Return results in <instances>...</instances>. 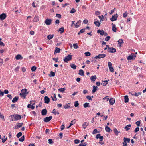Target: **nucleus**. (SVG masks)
I'll return each instance as SVG.
<instances>
[{
    "label": "nucleus",
    "instance_id": "f257e3e1",
    "mask_svg": "<svg viewBox=\"0 0 146 146\" xmlns=\"http://www.w3.org/2000/svg\"><path fill=\"white\" fill-rule=\"evenodd\" d=\"M28 93L27 92V90L26 89H23L21 90V92L20 93L19 95L21 97H23L25 99Z\"/></svg>",
    "mask_w": 146,
    "mask_h": 146
},
{
    "label": "nucleus",
    "instance_id": "f03ea898",
    "mask_svg": "<svg viewBox=\"0 0 146 146\" xmlns=\"http://www.w3.org/2000/svg\"><path fill=\"white\" fill-rule=\"evenodd\" d=\"M13 117L15 120H20L21 118V115H11L9 116V117Z\"/></svg>",
    "mask_w": 146,
    "mask_h": 146
},
{
    "label": "nucleus",
    "instance_id": "7ed1b4c3",
    "mask_svg": "<svg viewBox=\"0 0 146 146\" xmlns=\"http://www.w3.org/2000/svg\"><path fill=\"white\" fill-rule=\"evenodd\" d=\"M72 55H68L67 56L65 57L64 59V61L65 62H67L68 61L71 60L72 59Z\"/></svg>",
    "mask_w": 146,
    "mask_h": 146
},
{
    "label": "nucleus",
    "instance_id": "20e7f679",
    "mask_svg": "<svg viewBox=\"0 0 146 146\" xmlns=\"http://www.w3.org/2000/svg\"><path fill=\"white\" fill-rule=\"evenodd\" d=\"M106 55L105 54H99L98 56H96L93 59L101 58L105 57Z\"/></svg>",
    "mask_w": 146,
    "mask_h": 146
},
{
    "label": "nucleus",
    "instance_id": "39448f33",
    "mask_svg": "<svg viewBox=\"0 0 146 146\" xmlns=\"http://www.w3.org/2000/svg\"><path fill=\"white\" fill-rule=\"evenodd\" d=\"M136 57V55L134 53H132L127 57V59L128 60H133Z\"/></svg>",
    "mask_w": 146,
    "mask_h": 146
},
{
    "label": "nucleus",
    "instance_id": "423d86ee",
    "mask_svg": "<svg viewBox=\"0 0 146 146\" xmlns=\"http://www.w3.org/2000/svg\"><path fill=\"white\" fill-rule=\"evenodd\" d=\"M108 51L110 52L114 53L116 52V49L113 47H109L108 48Z\"/></svg>",
    "mask_w": 146,
    "mask_h": 146
},
{
    "label": "nucleus",
    "instance_id": "0eeeda50",
    "mask_svg": "<svg viewBox=\"0 0 146 146\" xmlns=\"http://www.w3.org/2000/svg\"><path fill=\"white\" fill-rule=\"evenodd\" d=\"M118 17V15L116 14L114 15H113L112 17L110 18V20L112 21H116Z\"/></svg>",
    "mask_w": 146,
    "mask_h": 146
},
{
    "label": "nucleus",
    "instance_id": "6e6552de",
    "mask_svg": "<svg viewBox=\"0 0 146 146\" xmlns=\"http://www.w3.org/2000/svg\"><path fill=\"white\" fill-rule=\"evenodd\" d=\"M52 117L51 116L46 117L44 119V121L46 122H48L52 119Z\"/></svg>",
    "mask_w": 146,
    "mask_h": 146
},
{
    "label": "nucleus",
    "instance_id": "1a4fd4ad",
    "mask_svg": "<svg viewBox=\"0 0 146 146\" xmlns=\"http://www.w3.org/2000/svg\"><path fill=\"white\" fill-rule=\"evenodd\" d=\"M6 15L5 14L3 13L0 15V19L1 20H3L6 17Z\"/></svg>",
    "mask_w": 146,
    "mask_h": 146
},
{
    "label": "nucleus",
    "instance_id": "9d476101",
    "mask_svg": "<svg viewBox=\"0 0 146 146\" xmlns=\"http://www.w3.org/2000/svg\"><path fill=\"white\" fill-rule=\"evenodd\" d=\"M23 125V123H17L16 125L15 126V129H17L19 128H20L22 127Z\"/></svg>",
    "mask_w": 146,
    "mask_h": 146
},
{
    "label": "nucleus",
    "instance_id": "9b49d317",
    "mask_svg": "<svg viewBox=\"0 0 146 146\" xmlns=\"http://www.w3.org/2000/svg\"><path fill=\"white\" fill-rule=\"evenodd\" d=\"M115 102V100L113 98L110 99L109 100V102L111 105H113Z\"/></svg>",
    "mask_w": 146,
    "mask_h": 146
},
{
    "label": "nucleus",
    "instance_id": "f8f14e48",
    "mask_svg": "<svg viewBox=\"0 0 146 146\" xmlns=\"http://www.w3.org/2000/svg\"><path fill=\"white\" fill-rule=\"evenodd\" d=\"M52 21L51 19H48L46 20L45 22L46 24L49 25L51 24Z\"/></svg>",
    "mask_w": 146,
    "mask_h": 146
},
{
    "label": "nucleus",
    "instance_id": "ddd939ff",
    "mask_svg": "<svg viewBox=\"0 0 146 146\" xmlns=\"http://www.w3.org/2000/svg\"><path fill=\"white\" fill-rule=\"evenodd\" d=\"M44 101L45 103L47 104L50 101L49 98L47 96H45L44 97Z\"/></svg>",
    "mask_w": 146,
    "mask_h": 146
},
{
    "label": "nucleus",
    "instance_id": "4468645a",
    "mask_svg": "<svg viewBox=\"0 0 146 146\" xmlns=\"http://www.w3.org/2000/svg\"><path fill=\"white\" fill-rule=\"evenodd\" d=\"M47 113V111L46 109H43L41 111L42 115H45Z\"/></svg>",
    "mask_w": 146,
    "mask_h": 146
},
{
    "label": "nucleus",
    "instance_id": "2eb2a0df",
    "mask_svg": "<svg viewBox=\"0 0 146 146\" xmlns=\"http://www.w3.org/2000/svg\"><path fill=\"white\" fill-rule=\"evenodd\" d=\"M118 42L119 47H121V46L122 44L123 43V42L122 39L119 40Z\"/></svg>",
    "mask_w": 146,
    "mask_h": 146
},
{
    "label": "nucleus",
    "instance_id": "dca6fc26",
    "mask_svg": "<svg viewBox=\"0 0 146 146\" xmlns=\"http://www.w3.org/2000/svg\"><path fill=\"white\" fill-rule=\"evenodd\" d=\"M93 89L92 90V93H94L98 89V88L97 86H93Z\"/></svg>",
    "mask_w": 146,
    "mask_h": 146
},
{
    "label": "nucleus",
    "instance_id": "f3484780",
    "mask_svg": "<svg viewBox=\"0 0 146 146\" xmlns=\"http://www.w3.org/2000/svg\"><path fill=\"white\" fill-rule=\"evenodd\" d=\"M51 97L53 101H56L57 100V98H56L55 94H52Z\"/></svg>",
    "mask_w": 146,
    "mask_h": 146
},
{
    "label": "nucleus",
    "instance_id": "a211bd4d",
    "mask_svg": "<svg viewBox=\"0 0 146 146\" xmlns=\"http://www.w3.org/2000/svg\"><path fill=\"white\" fill-rule=\"evenodd\" d=\"M75 122H76V120L75 119H74L73 120H72L70 123V125L68 127H67V129L69 128L73 124H75Z\"/></svg>",
    "mask_w": 146,
    "mask_h": 146
},
{
    "label": "nucleus",
    "instance_id": "6ab92c4d",
    "mask_svg": "<svg viewBox=\"0 0 146 146\" xmlns=\"http://www.w3.org/2000/svg\"><path fill=\"white\" fill-rule=\"evenodd\" d=\"M81 20H79L78 21L77 23H76L75 25V27H77L80 26V25L81 23Z\"/></svg>",
    "mask_w": 146,
    "mask_h": 146
},
{
    "label": "nucleus",
    "instance_id": "aec40b11",
    "mask_svg": "<svg viewBox=\"0 0 146 146\" xmlns=\"http://www.w3.org/2000/svg\"><path fill=\"white\" fill-rule=\"evenodd\" d=\"M131 125L129 124L126 126L124 128V129L126 130V131H128L130 129Z\"/></svg>",
    "mask_w": 146,
    "mask_h": 146
},
{
    "label": "nucleus",
    "instance_id": "412c9836",
    "mask_svg": "<svg viewBox=\"0 0 146 146\" xmlns=\"http://www.w3.org/2000/svg\"><path fill=\"white\" fill-rule=\"evenodd\" d=\"M18 98L19 97L18 96H16L15 97L13 98V99L12 100V102L14 103L16 102L18 100Z\"/></svg>",
    "mask_w": 146,
    "mask_h": 146
},
{
    "label": "nucleus",
    "instance_id": "4be33fe9",
    "mask_svg": "<svg viewBox=\"0 0 146 146\" xmlns=\"http://www.w3.org/2000/svg\"><path fill=\"white\" fill-rule=\"evenodd\" d=\"M97 32L100 34L101 35H104V32L103 30H98L97 31Z\"/></svg>",
    "mask_w": 146,
    "mask_h": 146
},
{
    "label": "nucleus",
    "instance_id": "5701e85b",
    "mask_svg": "<svg viewBox=\"0 0 146 146\" xmlns=\"http://www.w3.org/2000/svg\"><path fill=\"white\" fill-rule=\"evenodd\" d=\"M94 23L96 25L97 27H99L100 24V23L98 20H95Z\"/></svg>",
    "mask_w": 146,
    "mask_h": 146
},
{
    "label": "nucleus",
    "instance_id": "b1692460",
    "mask_svg": "<svg viewBox=\"0 0 146 146\" xmlns=\"http://www.w3.org/2000/svg\"><path fill=\"white\" fill-rule=\"evenodd\" d=\"M60 50L59 48L56 47L54 52V54H55L56 53H59L60 51Z\"/></svg>",
    "mask_w": 146,
    "mask_h": 146
},
{
    "label": "nucleus",
    "instance_id": "393cba45",
    "mask_svg": "<svg viewBox=\"0 0 146 146\" xmlns=\"http://www.w3.org/2000/svg\"><path fill=\"white\" fill-rule=\"evenodd\" d=\"M96 78V77L95 75L93 76H92L90 77V80L93 81H94Z\"/></svg>",
    "mask_w": 146,
    "mask_h": 146
},
{
    "label": "nucleus",
    "instance_id": "a878e982",
    "mask_svg": "<svg viewBox=\"0 0 146 146\" xmlns=\"http://www.w3.org/2000/svg\"><path fill=\"white\" fill-rule=\"evenodd\" d=\"M52 113L54 115H56L57 114L58 115L59 114V112L57 111L55 109H54L52 111Z\"/></svg>",
    "mask_w": 146,
    "mask_h": 146
},
{
    "label": "nucleus",
    "instance_id": "bb28decb",
    "mask_svg": "<svg viewBox=\"0 0 146 146\" xmlns=\"http://www.w3.org/2000/svg\"><path fill=\"white\" fill-rule=\"evenodd\" d=\"M78 74L81 76H83L84 74V72L83 70L80 69L79 70Z\"/></svg>",
    "mask_w": 146,
    "mask_h": 146
},
{
    "label": "nucleus",
    "instance_id": "cd10ccee",
    "mask_svg": "<svg viewBox=\"0 0 146 146\" xmlns=\"http://www.w3.org/2000/svg\"><path fill=\"white\" fill-rule=\"evenodd\" d=\"M39 20L38 16H35L34 19L33 21L35 22H37Z\"/></svg>",
    "mask_w": 146,
    "mask_h": 146
},
{
    "label": "nucleus",
    "instance_id": "c85d7f7f",
    "mask_svg": "<svg viewBox=\"0 0 146 146\" xmlns=\"http://www.w3.org/2000/svg\"><path fill=\"white\" fill-rule=\"evenodd\" d=\"M88 125H89V124L88 123H87L86 122H85L82 125V127L83 128L85 129L86 128V127Z\"/></svg>",
    "mask_w": 146,
    "mask_h": 146
},
{
    "label": "nucleus",
    "instance_id": "c756f323",
    "mask_svg": "<svg viewBox=\"0 0 146 146\" xmlns=\"http://www.w3.org/2000/svg\"><path fill=\"white\" fill-rule=\"evenodd\" d=\"M15 58L17 60H19V59H22L23 58V57H22V56L20 54L17 55L16 56Z\"/></svg>",
    "mask_w": 146,
    "mask_h": 146
},
{
    "label": "nucleus",
    "instance_id": "7c9ffc66",
    "mask_svg": "<svg viewBox=\"0 0 146 146\" xmlns=\"http://www.w3.org/2000/svg\"><path fill=\"white\" fill-rule=\"evenodd\" d=\"M125 102H128L129 101V98L127 96H124Z\"/></svg>",
    "mask_w": 146,
    "mask_h": 146
},
{
    "label": "nucleus",
    "instance_id": "2f4dec72",
    "mask_svg": "<svg viewBox=\"0 0 146 146\" xmlns=\"http://www.w3.org/2000/svg\"><path fill=\"white\" fill-rule=\"evenodd\" d=\"M105 130L106 132H109L111 130V129L110 127L107 126L105 127Z\"/></svg>",
    "mask_w": 146,
    "mask_h": 146
},
{
    "label": "nucleus",
    "instance_id": "473e14b6",
    "mask_svg": "<svg viewBox=\"0 0 146 146\" xmlns=\"http://www.w3.org/2000/svg\"><path fill=\"white\" fill-rule=\"evenodd\" d=\"M55 72L51 71L50 72V74L49 75L50 77H53L55 76Z\"/></svg>",
    "mask_w": 146,
    "mask_h": 146
},
{
    "label": "nucleus",
    "instance_id": "72a5a7b5",
    "mask_svg": "<svg viewBox=\"0 0 146 146\" xmlns=\"http://www.w3.org/2000/svg\"><path fill=\"white\" fill-rule=\"evenodd\" d=\"M70 66L71 68L74 69H75L76 68V66L74 64H71Z\"/></svg>",
    "mask_w": 146,
    "mask_h": 146
},
{
    "label": "nucleus",
    "instance_id": "f704fd0d",
    "mask_svg": "<svg viewBox=\"0 0 146 146\" xmlns=\"http://www.w3.org/2000/svg\"><path fill=\"white\" fill-rule=\"evenodd\" d=\"M123 140L124 141H126V142H127L128 143H129L130 140V139L129 138H127L125 137H124V138Z\"/></svg>",
    "mask_w": 146,
    "mask_h": 146
},
{
    "label": "nucleus",
    "instance_id": "c9c22d12",
    "mask_svg": "<svg viewBox=\"0 0 146 146\" xmlns=\"http://www.w3.org/2000/svg\"><path fill=\"white\" fill-rule=\"evenodd\" d=\"M54 35H49L47 36L48 40H50L53 38Z\"/></svg>",
    "mask_w": 146,
    "mask_h": 146
},
{
    "label": "nucleus",
    "instance_id": "e433bc0d",
    "mask_svg": "<svg viewBox=\"0 0 146 146\" xmlns=\"http://www.w3.org/2000/svg\"><path fill=\"white\" fill-rule=\"evenodd\" d=\"M27 107L29 108H31L32 110L34 109L35 108V107L34 106L30 104H29L28 105Z\"/></svg>",
    "mask_w": 146,
    "mask_h": 146
},
{
    "label": "nucleus",
    "instance_id": "4c0bfd02",
    "mask_svg": "<svg viewBox=\"0 0 146 146\" xmlns=\"http://www.w3.org/2000/svg\"><path fill=\"white\" fill-rule=\"evenodd\" d=\"M114 131L115 134L116 135H118V133L119 132L116 129V128L114 129Z\"/></svg>",
    "mask_w": 146,
    "mask_h": 146
},
{
    "label": "nucleus",
    "instance_id": "58836bf2",
    "mask_svg": "<svg viewBox=\"0 0 146 146\" xmlns=\"http://www.w3.org/2000/svg\"><path fill=\"white\" fill-rule=\"evenodd\" d=\"M7 137H5V136H3V138L1 139L2 140V142L3 143H4L5 142L7 139Z\"/></svg>",
    "mask_w": 146,
    "mask_h": 146
},
{
    "label": "nucleus",
    "instance_id": "ea45409f",
    "mask_svg": "<svg viewBox=\"0 0 146 146\" xmlns=\"http://www.w3.org/2000/svg\"><path fill=\"white\" fill-rule=\"evenodd\" d=\"M64 28H60L57 31H59L60 33H61L64 32Z\"/></svg>",
    "mask_w": 146,
    "mask_h": 146
},
{
    "label": "nucleus",
    "instance_id": "a19ab883",
    "mask_svg": "<svg viewBox=\"0 0 146 146\" xmlns=\"http://www.w3.org/2000/svg\"><path fill=\"white\" fill-rule=\"evenodd\" d=\"M65 90V88H59L58 89V90L60 92H64V91Z\"/></svg>",
    "mask_w": 146,
    "mask_h": 146
},
{
    "label": "nucleus",
    "instance_id": "79ce46f5",
    "mask_svg": "<svg viewBox=\"0 0 146 146\" xmlns=\"http://www.w3.org/2000/svg\"><path fill=\"white\" fill-rule=\"evenodd\" d=\"M73 47L74 48L76 49L78 48V46L77 43L74 44H73Z\"/></svg>",
    "mask_w": 146,
    "mask_h": 146
},
{
    "label": "nucleus",
    "instance_id": "37998d69",
    "mask_svg": "<svg viewBox=\"0 0 146 146\" xmlns=\"http://www.w3.org/2000/svg\"><path fill=\"white\" fill-rule=\"evenodd\" d=\"M85 29L84 28L80 30V31L78 33V35L80 34V33H83L85 31Z\"/></svg>",
    "mask_w": 146,
    "mask_h": 146
},
{
    "label": "nucleus",
    "instance_id": "c03bdc74",
    "mask_svg": "<svg viewBox=\"0 0 146 146\" xmlns=\"http://www.w3.org/2000/svg\"><path fill=\"white\" fill-rule=\"evenodd\" d=\"M89 103H86L84 104L83 106L84 108H86L89 106Z\"/></svg>",
    "mask_w": 146,
    "mask_h": 146
},
{
    "label": "nucleus",
    "instance_id": "a18cd8bd",
    "mask_svg": "<svg viewBox=\"0 0 146 146\" xmlns=\"http://www.w3.org/2000/svg\"><path fill=\"white\" fill-rule=\"evenodd\" d=\"M24 140V136H23L21 137L19 139V140L20 141L23 142Z\"/></svg>",
    "mask_w": 146,
    "mask_h": 146
},
{
    "label": "nucleus",
    "instance_id": "49530a36",
    "mask_svg": "<svg viewBox=\"0 0 146 146\" xmlns=\"http://www.w3.org/2000/svg\"><path fill=\"white\" fill-rule=\"evenodd\" d=\"M22 135V133L21 132H19L18 134H17L16 136L17 138H19Z\"/></svg>",
    "mask_w": 146,
    "mask_h": 146
},
{
    "label": "nucleus",
    "instance_id": "de8ad7c7",
    "mask_svg": "<svg viewBox=\"0 0 146 146\" xmlns=\"http://www.w3.org/2000/svg\"><path fill=\"white\" fill-rule=\"evenodd\" d=\"M37 68L35 66L32 67L31 68V70L32 72L35 71L36 69Z\"/></svg>",
    "mask_w": 146,
    "mask_h": 146
},
{
    "label": "nucleus",
    "instance_id": "09e8293b",
    "mask_svg": "<svg viewBox=\"0 0 146 146\" xmlns=\"http://www.w3.org/2000/svg\"><path fill=\"white\" fill-rule=\"evenodd\" d=\"M141 92H138V93H137L136 92L134 93V96L137 97L139 95H141Z\"/></svg>",
    "mask_w": 146,
    "mask_h": 146
},
{
    "label": "nucleus",
    "instance_id": "8fccbe9b",
    "mask_svg": "<svg viewBox=\"0 0 146 146\" xmlns=\"http://www.w3.org/2000/svg\"><path fill=\"white\" fill-rule=\"evenodd\" d=\"M1 40H2V38H0V45L1 46H4L5 45H4V43L3 42L1 41Z\"/></svg>",
    "mask_w": 146,
    "mask_h": 146
},
{
    "label": "nucleus",
    "instance_id": "3c124183",
    "mask_svg": "<svg viewBox=\"0 0 146 146\" xmlns=\"http://www.w3.org/2000/svg\"><path fill=\"white\" fill-rule=\"evenodd\" d=\"M115 8H114L113 10H111L109 12L110 14V15L112 14L115 11Z\"/></svg>",
    "mask_w": 146,
    "mask_h": 146
},
{
    "label": "nucleus",
    "instance_id": "603ef678",
    "mask_svg": "<svg viewBox=\"0 0 146 146\" xmlns=\"http://www.w3.org/2000/svg\"><path fill=\"white\" fill-rule=\"evenodd\" d=\"M84 54L86 56H90L91 54L89 52H85Z\"/></svg>",
    "mask_w": 146,
    "mask_h": 146
},
{
    "label": "nucleus",
    "instance_id": "864d4df0",
    "mask_svg": "<svg viewBox=\"0 0 146 146\" xmlns=\"http://www.w3.org/2000/svg\"><path fill=\"white\" fill-rule=\"evenodd\" d=\"M110 38V36H108L106 37L105 38V40L106 41H108V40H109Z\"/></svg>",
    "mask_w": 146,
    "mask_h": 146
},
{
    "label": "nucleus",
    "instance_id": "5fc2aeb1",
    "mask_svg": "<svg viewBox=\"0 0 146 146\" xmlns=\"http://www.w3.org/2000/svg\"><path fill=\"white\" fill-rule=\"evenodd\" d=\"M108 96H106L104 98H103V100H106V101H107L109 100V99L108 98Z\"/></svg>",
    "mask_w": 146,
    "mask_h": 146
},
{
    "label": "nucleus",
    "instance_id": "6e6d98bb",
    "mask_svg": "<svg viewBox=\"0 0 146 146\" xmlns=\"http://www.w3.org/2000/svg\"><path fill=\"white\" fill-rule=\"evenodd\" d=\"M76 11V10L74 9H72L70 11V13H75Z\"/></svg>",
    "mask_w": 146,
    "mask_h": 146
},
{
    "label": "nucleus",
    "instance_id": "4d7b16f0",
    "mask_svg": "<svg viewBox=\"0 0 146 146\" xmlns=\"http://www.w3.org/2000/svg\"><path fill=\"white\" fill-rule=\"evenodd\" d=\"M4 116L3 115L1 114V113H0V118H2L3 119L4 121H5V119H4Z\"/></svg>",
    "mask_w": 146,
    "mask_h": 146
},
{
    "label": "nucleus",
    "instance_id": "13d9d810",
    "mask_svg": "<svg viewBox=\"0 0 146 146\" xmlns=\"http://www.w3.org/2000/svg\"><path fill=\"white\" fill-rule=\"evenodd\" d=\"M109 68L110 69V71L111 72H113L114 71V69L112 67H110Z\"/></svg>",
    "mask_w": 146,
    "mask_h": 146
},
{
    "label": "nucleus",
    "instance_id": "bf43d9fd",
    "mask_svg": "<svg viewBox=\"0 0 146 146\" xmlns=\"http://www.w3.org/2000/svg\"><path fill=\"white\" fill-rule=\"evenodd\" d=\"M79 105L78 103L76 101L75 102L74 106L75 107H77Z\"/></svg>",
    "mask_w": 146,
    "mask_h": 146
},
{
    "label": "nucleus",
    "instance_id": "052dcab7",
    "mask_svg": "<svg viewBox=\"0 0 146 146\" xmlns=\"http://www.w3.org/2000/svg\"><path fill=\"white\" fill-rule=\"evenodd\" d=\"M56 17L60 19L61 18V15L60 14H56Z\"/></svg>",
    "mask_w": 146,
    "mask_h": 146
},
{
    "label": "nucleus",
    "instance_id": "680f3d73",
    "mask_svg": "<svg viewBox=\"0 0 146 146\" xmlns=\"http://www.w3.org/2000/svg\"><path fill=\"white\" fill-rule=\"evenodd\" d=\"M97 133V129H95L93 131L92 134H96Z\"/></svg>",
    "mask_w": 146,
    "mask_h": 146
},
{
    "label": "nucleus",
    "instance_id": "e2e57ef3",
    "mask_svg": "<svg viewBox=\"0 0 146 146\" xmlns=\"http://www.w3.org/2000/svg\"><path fill=\"white\" fill-rule=\"evenodd\" d=\"M135 124L137 125L138 126H139L140 125V122L139 121H137L135 123Z\"/></svg>",
    "mask_w": 146,
    "mask_h": 146
},
{
    "label": "nucleus",
    "instance_id": "0e129e2a",
    "mask_svg": "<svg viewBox=\"0 0 146 146\" xmlns=\"http://www.w3.org/2000/svg\"><path fill=\"white\" fill-rule=\"evenodd\" d=\"M80 141L79 140L76 139L74 140V143L75 144H78L79 143Z\"/></svg>",
    "mask_w": 146,
    "mask_h": 146
},
{
    "label": "nucleus",
    "instance_id": "69168bd1",
    "mask_svg": "<svg viewBox=\"0 0 146 146\" xmlns=\"http://www.w3.org/2000/svg\"><path fill=\"white\" fill-rule=\"evenodd\" d=\"M139 130V127L136 128L134 130L135 132H137Z\"/></svg>",
    "mask_w": 146,
    "mask_h": 146
},
{
    "label": "nucleus",
    "instance_id": "338daca9",
    "mask_svg": "<svg viewBox=\"0 0 146 146\" xmlns=\"http://www.w3.org/2000/svg\"><path fill=\"white\" fill-rule=\"evenodd\" d=\"M48 143L50 144H52L53 143L52 140L51 139H48Z\"/></svg>",
    "mask_w": 146,
    "mask_h": 146
},
{
    "label": "nucleus",
    "instance_id": "774afa93",
    "mask_svg": "<svg viewBox=\"0 0 146 146\" xmlns=\"http://www.w3.org/2000/svg\"><path fill=\"white\" fill-rule=\"evenodd\" d=\"M83 22L84 23L87 24L88 23V21L87 19L84 20L83 21Z\"/></svg>",
    "mask_w": 146,
    "mask_h": 146
}]
</instances>
